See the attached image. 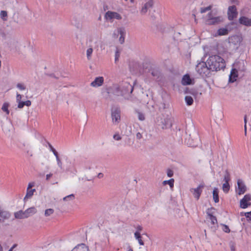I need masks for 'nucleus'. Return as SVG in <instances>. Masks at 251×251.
I'll list each match as a JSON object with an SVG mask.
<instances>
[{
	"instance_id": "nucleus-52",
	"label": "nucleus",
	"mask_w": 251,
	"mask_h": 251,
	"mask_svg": "<svg viewBox=\"0 0 251 251\" xmlns=\"http://www.w3.org/2000/svg\"><path fill=\"white\" fill-rule=\"evenodd\" d=\"M215 16H214V14L212 12H210L208 13L207 16V19H211V18H214Z\"/></svg>"
},
{
	"instance_id": "nucleus-22",
	"label": "nucleus",
	"mask_w": 251,
	"mask_h": 251,
	"mask_svg": "<svg viewBox=\"0 0 251 251\" xmlns=\"http://www.w3.org/2000/svg\"><path fill=\"white\" fill-rule=\"evenodd\" d=\"M228 30L227 28H221L217 30L215 36H218L226 35L228 34Z\"/></svg>"
},
{
	"instance_id": "nucleus-53",
	"label": "nucleus",
	"mask_w": 251,
	"mask_h": 251,
	"mask_svg": "<svg viewBox=\"0 0 251 251\" xmlns=\"http://www.w3.org/2000/svg\"><path fill=\"white\" fill-rule=\"evenodd\" d=\"M34 186V182H30L28 183L27 189H31V188L33 187Z\"/></svg>"
},
{
	"instance_id": "nucleus-55",
	"label": "nucleus",
	"mask_w": 251,
	"mask_h": 251,
	"mask_svg": "<svg viewBox=\"0 0 251 251\" xmlns=\"http://www.w3.org/2000/svg\"><path fill=\"white\" fill-rule=\"evenodd\" d=\"M52 152H53V153L54 154V155H55V157H56V159L58 158H59V156H58V153L56 151V150L54 149L53 150Z\"/></svg>"
},
{
	"instance_id": "nucleus-37",
	"label": "nucleus",
	"mask_w": 251,
	"mask_h": 251,
	"mask_svg": "<svg viewBox=\"0 0 251 251\" xmlns=\"http://www.w3.org/2000/svg\"><path fill=\"white\" fill-rule=\"evenodd\" d=\"M230 180V178L229 173L227 170H226L224 176V181L225 182H228Z\"/></svg>"
},
{
	"instance_id": "nucleus-41",
	"label": "nucleus",
	"mask_w": 251,
	"mask_h": 251,
	"mask_svg": "<svg viewBox=\"0 0 251 251\" xmlns=\"http://www.w3.org/2000/svg\"><path fill=\"white\" fill-rule=\"evenodd\" d=\"M17 87L20 90H25L26 87L23 83H19L17 84Z\"/></svg>"
},
{
	"instance_id": "nucleus-34",
	"label": "nucleus",
	"mask_w": 251,
	"mask_h": 251,
	"mask_svg": "<svg viewBox=\"0 0 251 251\" xmlns=\"http://www.w3.org/2000/svg\"><path fill=\"white\" fill-rule=\"evenodd\" d=\"M174 179L173 178H171L168 180H165L163 182V184L164 185L168 184L170 185L171 188H173L174 187Z\"/></svg>"
},
{
	"instance_id": "nucleus-64",
	"label": "nucleus",
	"mask_w": 251,
	"mask_h": 251,
	"mask_svg": "<svg viewBox=\"0 0 251 251\" xmlns=\"http://www.w3.org/2000/svg\"><path fill=\"white\" fill-rule=\"evenodd\" d=\"M0 251H2V248L0 244Z\"/></svg>"
},
{
	"instance_id": "nucleus-6",
	"label": "nucleus",
	"mask_w": 251,
	"mask_h": 251,
	"mask_svg": "<svg viewBox=\"0 0 251 251\" xmlns=\"http://www.w3.org/2000/svg\"><path fill=\"white\" fill-rule=\"evenodd\" d=\"M105 18L108 21H112L114 19L120 20L122 19V16L116 12L108 11L105 14Z\"/></svg>"
},
{
	"instance_id": "nucleus-48",
	"label": "nucleus",
	"mask_w": 251,
	"mask_h": 251,
	"mask_svg": "<svg viewBox=\"0 0 251 251\" xmlns=\"http://www.w3.org/2000/svg\"><path fill=\"white\" fill-rule=\"evenodd\" d=\"M211 9V6H208L206 7L201 8V13H205L206 11L210 10Z\"/></svg>"
},
{
	"instance_id": "nucleus-36",
	"label": "nucleus",
	"mask_w": 251,
	"mask_h": 251,
	"mask_svg": "<svg viewBox=\"0 0 251 251\" xmlns=\"http://www.w3.org/2000/svg\"><path fill=\"white\" fill-rule=\"evenodd\" d=\"M126 34V31L125 28H124V34L123 35L122 34H119L120 37L119 39V41L121 44H123L125 42Z\"/></svg>"
},
{
	"instance_id": "nucleus-3",
	"label": "nucleus",
	"mask_w": 251,
	"mask_h": 251,
	"mask_svg": "<svg viewBox=\"0 0 251 251\" xmlns=\"http://www.w3.org/2000/svg\"><path fill=\"white\" fill-rule=\"evenodd\" d=\"M196 70L202 77L209 76L211 72L207 63V61L206 62H201L199 63L196 66Z\"/></svg>"
},
{
	"instance_id": "nucleus-46",
	"label": "nucleus",
	"mask_w": 251,
	"mask_h": 251,
	"mask_svg": "<svg viewBox=\"0 0 251 251\" xmlns=\"http://www.w3.org/2000/svg\"><path fill=\"white\" fill-rule=\"evenodd\" d=\"M56 159L57 161V164L58 166L60 168V169H63L62 162L61 161L60 159L59 158H58Z\"/></svg>"
},
{
	"instance_id": "nucleus-2",
	"label": "nucleus",
	"mask_w": 251,
	"mask_h": 251,
	"mask_svg": "<svg viewBox=\"0 0 251 251\" xmlns=\"http://www.w3.org/2000/svg\"><path fill=\"white\" fill-rule=\"evenodd\" d=\"M207 63L211 71H218L226 67L225 61L219 55H212L207 60Z\"/></svg>"
},
{
	"instance_id": "nucleus-24",
	"label": "nucleus",
	"mask_w": 251,
	"mask_h": 251,
	"mask_svg": "<svg viewBox=\"0 0 251 251\" xmlns=\"http://www.w3.org/2000/svg\"><path fill=\"white\" fill-rule=\"evenodd\" d=\"M191 82V79L188 75H185L182 79L181 83L184 85H190Z\"/></svg>"
},
{
	"instance_id": "nucleus-21",
	"label": "nucleus",
	"mask_w": 251,
	"mask_h": 251,
	"mask_svg": "<svg viewBox=\"0 0 251 251\" xmlns=\"http://www.w3.org/2000/svg\"><path fill=\"white\" fill-rule=\"evenodd\" d=\"M88 248L84 244L77 245L72 251H88Z\"/></svg>"
},
{
	"instance_id": "nucleus-32",
	"label": "nucleus",
	"mask_w": 251,
	"mask_h": 251,
	"mask_svg": "<svg viewBox=\"0 0 251 251\" xmlns=\"http://www.w3.org/2000/svg\"><path fill=\"white\" fill-rule=\"evenodd\" d=\"M229 188L230 186L228 182H225L223 184L222 189L225 193H227L228 192Z\"/></svg>"
},
{
	"instance_id": "nucleus-39",
	"label": "nucleus",
	"mask_w": 251,
	"mask_h": 251,
	"mask_svg": "<svg viewBox=\"0 0 251 251\" xmlns=\"http://www.w3.org/2000/svg\"><path fill=\"white\" fill-rule=\"evenodd\" d=\"M54 213V210L52 208L47 209L45 211V216L48 217L52 215Z\"/></svg>"
},
{
	"instance_id": "nucleus-44",
	"label": "nucleus",
	"mask_w": 251,
	"mask_h": 251,
	"mask_svg": "<svg viewBox=\"0 0 251 251\" xmlns=\"http://www.w3.org/2000/svg\"><path fill=\"white\" fill-rule=\"evenodd\" d=\"M113 139L116 141H120L122 139L121 136L118 133H115L113 135Z\"/></svg>"
},
{
	"instance_id": "nucleus-27",
	"label": "nucleus",
	"mask_w": 251,
	"mask_h": 251,
	"mask_svg": "<svg viewBox=\"0 0 251 251\" xmlns=\"http://www.w3.org/2000/svg\"><path fill=\"white\" fill-rule=\"evenodd\" d=\"M213 198L215 202L217 203L219 201V190L215 187L213 191Z\"/></svg>"
},
{
	"instance_id": "nucleus-43",
	"label": "nucleus",
	"mask_w": 251,
	"mask_h": 251,
	"mask_svg": "<svg viewBox=\"0 0 251 251\" xmlns=\"http://www.w3.org/2000/svg\"><path fill=\"white\" fill-rule=\"evenodd\" d=\"M137 114L138 119L139 120L144 121L145 120V116L143 113H142L140 112H137Z\"/></svg>"
},
{
	"instance_id": "nucleus-11",
	"label": "nucleus",
	"mask_w": 251,
	"mask_h": 251,
	"mask_svg": "<svg viewBox=\"0 0 251 251\" xmlns=\"http://www.w3.org/2000/svg\"><path fill=\"white\" fill-rule=\"evenodd\" d=\"M227 14L229 20H233L237 17V12L235 5L230 6L228 7Z\"/></svg>"
},
{
	"instance_id": "nucleus-60",
	"label": "nucleus",
	"mask_w": 251,
	"mask_h": 251,
	"mask_svg": "<svg viewBox=\"0 0 251 251\" xmlns=\"http://www.w3.org/2000/svg\"><path fill=\"white\" fill-rule=\"evenodd\" d=\"M48 145H49V147L50 149V151H52L53 150H54V149L53 148V147L52 146V145L48 143Z\"/></svg>"
},
{
	"instance_id": "nucleus-42",
	"label": "nucleus",
	"mask_w": 251,
	"mask_h": 251,
	"mask_svg": "<svg viewBox=\"0 0 251 251\" xmlns=\"http://www.w3.org/2000/svg\"><path fill=\"white\" fill-rule=\"evenodd\" d=\"M7 16V12L5 11H1L0 17L3 20H6V18Z\"/></svg>"
},
{
	"instance_id": "nucleus-15",
	"label": "nucleus",
	"mask_w": 251,
	"mask_h": 251,
	"mask_svg": "<svg viewBox=\"0 0 251 251\" xmlns=\"http://www.w3.org/2000/svg\"><path fill=\"white\" fill-rule=\"evenodd\" d=\"M240 24L246 26H251V19L246 16H241L239 19Z\"/></svg>"
},
{
	"instance_id": "nucleus-18",
	"label": "nucleus",
	"mask_w": 251,
	"mask_h": 251,
	"mask_svg": "<svg viewBox=\"0 0 251 251\" xmlns=\"http://www.w3.org/2000/svg\"><path fill=\"white\" fill-rule=\"evenodd\" d=\"M230 42L235 45H239L242 41V38L238 35L231 36L230 38Z\"/></svg>"
},
{
	"instance_id": "nucleus-47",
	"label": "nucleus",
	"mask_w": 251,
	"mask_h": 251,
	"mask_svg": "<svg viewBox=\"0 0 251 251\" xmlns=\"http://www.w3.org/2000/svg\"><path fill=\"white\" fill-rule=\"evenodd\" d=\"M247 116L245 115L244 116V130H245V133L246 134L247 133Z\"/></svg>"
},
{
	"instance_id": "nucleus-23",
	"label": "nucleus",
	"mask_w": 251,
	"mask_h": 251,
	"mask_svg": "<svg viewBox=\"0 0 251 251\" xmlns=\"http://www.w3.org/2000/svg\"><path fill=\"white\" fill-rule=\"evenodd\" d=\"M119 34H124V27H120L115 29L113 33V37L114 38H118Z\"/></svg>"
},
{
	"instance_id": "nucleus-58",
	"label": "nucleus",
	"mask_w": 251,
	"mask_h": 251,
	"mask_svg": "<svg viewBox=\"0 0 251 251\" xmlns=\"http://www.w3.org/2000/svg\"><path fill=\"white\" fill-rule=\"evenodd\" d=\"M136 137L137 138H138V139H141L142 136V134L140 133V132H138L137 134H136Z\"/></svg>"
},
{
	"instance_id": "nucleus-1",
	"label": "nucleus",
	"mask_w": 251,
	"mask_h": 251,
	"mask_svg": "<svg viewBox=\"0 0 251 251\" xmlns=\"http://www.w3.org/2000/svg\"><path fill=\"white\" fill-rule=\"evenodd\" d=\"M113 94L117 96H122L126 99H129L130 94L132 92L133 87L129 82L123 81L114 84L112 87Z\"/></svg>"
},
{
	"instance_id": "nucleus-54",
	"label": "nucleus",
	"mask_w": 251,
	"mask_h": 251,
	"mask_svg": "<svg viewBox=\"0 0 251 251\" xmlns=\"http://www.w3.org/2000/svg\"><path fill=\"white\" fill-rule=\"evenodd\" d=\"M120 54L118 50L116 51L115 53V61L116 62L117 60H118Z\"/></svg>"
},
{
	"instance_id": "nucleus-33",
	"label": "nucleus",
	"mask_w": 251,
	"mask_h": 251,
	"mask_svg": "<svg viewBox=\"0 0 251 251\" xmlns=\"http://www.w3.org/2000/svg\"><path fill=\"white\" fill-rule=\"evenodd\" d=\"M9 104L7 102H5L3 104V105L1 107V109L5 112L7 114V115H8L9 113V111L8 110V107H9Z\"/></svg>"
},
{
	"instance_id": "nucleus-9",
	"label": "nucleus",
	"mask_w": 251,
	"mask_h": 251,
	"mask_svg": "<svg viewBox=\"0 0 251 251\" xmlns=\"http://www.w3.org/2000/svg\"><path fill=\"white\" fill-rule=\"evenodd\" d=\"M154 4L153 0H149L142 7L140 13L141 15H145L148 11L152 8Z\"/></svg>"
},
{
	"instance_id": "nucleus-62",
	"label": "nucleus",
	"mask_w": 251,
	"mask_h": 251,
	"mask_svg": "<svg viewBox=\"0 0 251 251\" xmlns=\"http://www.w3.org/2000/svg\"><path fill=\"white\" fill-rule=\"evenodd\" d=\"M17 244H14L13 246L11 248V249L13 250L14 248H15L17 247Z\"/></svg>"
},
{
	"instance_id": "nucleus-7",
	"label": "nucleus",
	"mask_w": 251,
	"mask_h": 251,
	"mask_svg": "<svg viewBox=\"0 0 251 251\" xmlns=\"http://www.w3.org/2000/svg\"><path fill=\"white\" fill-rule=\"evenodd\" d=\"M251 195L249 194L244 196L243 198L240 200V207L245 209L251 205Z\"/></svg>"
},
{
	"instance_id": "nucleus-20",
	"label": "nucleus",
	"mask_w": 251,
	"mask_h": 251,
	"mask_svg": "<svg viewBox=\"0 0 251 251\" xmlns=\"http://www.w3.org/2000/svg\"><path fill=\"white\" fill-rule=\"evenodd\" d=\"M15 217L16 219H25L28 218V215L25 214V211L20 210L14 213Z\"/></svg>"
},
{
	"instance_id": "nucleus-50",
	"label": "nucleus",
	"mask_w": 251,
	"mask_h": 251,
	"mask_svg": "<svg viewBox=\"0 0 251 251\" xmlns=\"http://www.w3.org/2000/svg\"><path fill=\"white\" fill-rule=\"evenodd\" d=\"M174 175L173 171L171 170H168L167 171V176L169 177H172Z\"/></svg>"
},
{
	"instance_id": "nucleus-30",
	"label": "nucleus",
	"mask_w": 251,
	"mask_h": 251,
	"mask_svg": "<svg viewBox=\"0 0 251 251\" xmlns=\"http://www.w3.org/2000/svg\"><path fill=\"white\" fill-rule=\"evenodd\" d=\"M31 104V102L29 100H27L25 101H23L22 103H20L19 105H18V108L21 109L25 105L26 106H29Z\"/></svg>"
},
{
	"instance_id": "nucleus-31",
	"label": "nucleus",
	"mask_w": 251,
	"mask_h": 251,
	"mask_svg": "<svg viewBox=\"0 0 251 251\" xmlns=\"http://www.w3.org/2000/svg\"><path fill=\"white\" fill-rule=\"evenodd\" d=\"M185 100L188 105H191L193 103L194 101L193 98L189 96H186L185 97Z\"/></svg>"
},
{
	"instance_id": "nucleus-28",
	"label": "nucleus",
	"mask_w": 251,
	"mask_h": 251,
	"mask_svg": "<svg viewBox=\"0 0 251 251\" xmlns=\"http://www.w3.org/2000/svg\"><path fill=\"white\" fill-rule=\"evenodd\" d=\"M35 192V189H27L26 190V194L24 198V201H25L26 200L30 199L32 196L33 195L34 192Z\"/></svg>"
},
{
	"instance_id": "nucleus-56",
	"label": "nucleus",
	"mask_w": 251,
	"mask_h": 251,
	"mask_svg": "<svg viewBox=\"0 0 251 251\" xmlns=\"http://www.w3.org/2000/svg\"><path fill=\"white\" fill-rule=\"evenodd\" d=\"M230 247L231 251H235V247L233 243H232L230 245Z\"/></svg>"
},
{
	"instance_id": "nucleus-12",
	"label": "nucleus",
	"mask_w": 251,
	"mask_h": 251,
	"mask_svg": "<svg viewBox=\"0 0 251 251\" xmlns=\"http://www.w3.org/2000/svg\"><path fill=\"white\" fill-rule=\"evenodd\" d=\"M104 83V78L102 76H98L95 78L94 81L90 83L91 86L95 88L100 87Z\"/></svg>"
},
{
	"instance_id": "nucleus-5",
	"label": "nucleus",
	"mask_w": 251,
	"mask_h": 251,
	"mask_svg": "<svg viewBox=\"0 0 251 251\" xmlns=\"http://www.w3.org/2000/svg\"><path fill=\"white\" fill-rule=\"evenodd\" d=\"M172 119L169 116L163 118L159 117L157 121L158 126H160L162 129L170 128L172 126Z\"/></svg>"
},
{
	"instance_id": "nucleus-29",
	"label": "nucleus",
	"mask_w": 251,
	"mask_h": 251,
	"mask_svg": "<svg viewBox=\"0 0 251 251\" xmlns=\"http://www.w3.org/2000/svg\"><path fill=\"white\" fill-rule=\"evenodd\" d=\"M134 234L135 239L138 241L139 244L141 246H143L144 245V243L142 240V237L141 235V233H138V232H135Z\"/></svg>"
},
{
	"instance_id": "nucleus-51",
	"label": "nucleus",
	"mask_w": 251,
	"mask_h": 251,
	"mask_svg": "<svg viewBox=\"0 0 251 251\" xmlns=\"http://www.w3.org/2000/svg\"><path fill=\"white\" fill-rule=\"evenodd\" d=\"M143 230V227L140 226H138L136 227V231L135 232L141 233V231Z\"/></svg>"
},
{
	"instance_id": "nucleus-63",
	"label": "nucleus",
	"mask_w": 251,
	"mask_h": 251,
	"mask_svg": "<svg viewBox=\"0 0 251 251\" xmlns=\"http://www.w3.org/2000/svg\"><path fill=\"white\" fill-rule=\"evenodd\" d=\"M127 251H133V250L129 247Z\"/></svg>"
},
{
	"instance_id": "nucleus-26",
	"label": "nucleus",
	"mask_w": 251,
	"mask_h": 251,
	"mask_svg": "<svg viewBox=\"0 0 251 251\" xmlns=\"http://www.w3.org/2000/svg\"><path fill=\"white\" fill-rule=\"evenodd\" d=\"M25 214L28 215V217L33 215L37 212V209L35 207H30L25 210Z\"/></svg>"
},
{
	"instance_id": "nucleus-59",
	"label": "nucleus",
	"mask_w": 251,
	"mask_h": 251,
	"mask_svg": "<svg viewBox=\"0 0 251 251\" xmlns=\"http://www.w3.org/2000/svg\"><path fill=\"white\" fill-rule=\"evenodd\" d=\"M13 45H15L16 50H18L19 49V45L18 43H15Z\"/></svg>"
},
{
	"instance_id": "nucleus-35",
	"label": "nucleus",
	"mask_w": 251,
	"mask_h": 251,
	"mask_svg": "<svg viewBox=\"0 0 251 251\" xmlns=\"http://www.w3.org/2000/svg\"><path fill=\"white\" fill-rule=\"evenodd\" d=\"M199 137L198 136L195 141L193 143H188L187 144L192 147H195L198 146L199 143Z\"/></svg>"
},
{
	"instance_id": "nucleus-57",
	"label": "nucleus",
	"mask_w": 251,
	"mask_h": 251,
	"mask_svg": "<svg viewBox=\"0 0 251 251\" xmlns=\"http://www.w3.org/2000/svg\"><path fill=\"white\" fill-rule=\"evenodd\" d=\"M52 174L50 173L46 175V180H48L52 176Z\"/></svg>"
},
{
	"instance_id": "nucleus-25",
	"label": "nucleus",
	"mask_w": 251,
	"mask_h": 251,
	"mask_svg": "<svg viewBox=\"0 0 251 251\" xmlns=\"http://www.w3.org/2000/svg\"><path fill=\"white\" fill-rule=\"evenodd\" d=\"M94 49L89 46H88V48L86 50V57L88 60L92 59V53Z\"/></svg>"
},
{
	"instance_id": "nucleus-14",
	"label": "nucleus",
	"mask_w": 251,
	"mask_h": 251,
	"mask_svg": "<svg viewBox=\"0 0 251 251\" xmlns=\"http://www.w3.org/2000/svg\"><path fill=\"white\" fill-rule=\"evenodd\" d=\"M223 20V17L221 16H216L211 19H208L206 20V23L207 25H216L220 23Z\"/></svg>"
},
{
	"instance_id": "nucleus-19",
	"label": "nucleus",
	"mask_w": 251,
	"mask_h": 251,
	"mask_svg": "<svg viewBox=\"0 0 251 251\" xmlns=\"http://www.w3.org/2000/svg\"><path fill=\"white\" fill-rule=\"evenodd\" d=\"M237 77V70L235 69H232L231 71L230 74L229 76V81L230 82H234L236 80Z\"/></svg>"
},
{
	"instance_id": "nucleus-10",
	"label": "nucleus",
	"mask_w": 251,
	"mask_h": 251,
	"mask_svg": "<svg viewBox=\"0 0 251 251\" xmlns=\"http://www.w3.org/2000/svg\"><path fill=\"white\" fill-rule=\"evenodd\" d=\"M238 190L237 193L239 195L244 194L247 191V187L244 182L241 179L237 180Z\"/></svg>"
},
{
	"instance_id": "nucleus-8",
	"label": "nucleus",
	"mask_w": 251,
	"mask_h": 251,
	"mask_svg": "<svg viewBox=\"0 0 251 251\" xmlns=\"http://www.w3.org/2000/svg\"><path fill=\"white\" fill-rule=\"evenodd\" d=\"M215 210L214 208H208L206 211L207 219L210 220L211 224L213 225V227L215 228L217 226V220L215 216L213 215V211Z\"/></svg>"
},
{
	"instance_id": "nucleus-13",
	"label": "nucleus",
	"mask_w": 251,
	"mask_h": 251,
	"mask_svg": "<svg viewBox=\"0 0 251 251\" xmlns=\"http://www.w3.org/2000/svg\"><path fill=\"white\" fill-rule=\"evenodd\" d=\"M203 187V186L202 185H199L197 188H191L190 189L191 192L197 200H198L200 197Z\"/></svg>"
},
{
	"instance_id": "nucleus-38",
	"label": "nucleus",
	"mask_w": 251,
	"mask_h": 251,
	"mask_svg": "<svg viewBox=\"0 0 251 251\" xmlns=\"http://www.w3.org/2000/svg\"><path fill=\"white\" fill-rule=\"evenodd\" d=\"M75 198L74 194H71L63 198V200L64 201H71L74 200Z\"/></svg>"
},
{
	"instance_id": "nucleus-49",
	"label": "nucleus",
	"mask_w": 251,
	"mask_h": 251,
	"mask_svg": "<svg viewBox=\"0 0 251 251\" xmlns=\"http://www.w3.org/2000/svg\"><path fill=\"white\" fill-rule=\"evenodd\" d=\"M245 216L249 221L251 222V211L245 213Z\"/></svg>"
},
{
	"instance_id": "nucleus-17",
	"label": "nucleus",
	"mask_w": 251,
	"mask_h": 251,
	"mask_svg": "<svg viewBox=\"0 0 251 251\" xmlns=\"http://www.w3.org/2000/svg\"><path fill=\"white\" fill-rule=\"evenodd\" d=\"M10 214L6 211L0 210V222L3 223L5 220L9 219Z\"/></svg>"
},
{
	"instance_id": "nucleus-45",
	"label": "nucleus",
	"mask_w": 251,
	"mask_h": 251,
	"mask_svg": "<svg viewBox=\"0 0 251 251\" xmlns=\"http://www.w3.org/2000/svg\"><path fill=\"white\" fill-rule=\"evenodd\" d=\"M223 230L226 233H229L230 232V229L228 226L226 225H223Z\"/></svg>"
},
{
	"instance_id": "nucleus-40",
	"label": "nucleus",
	"mask_w": 251,
	"mask_h": 251,
	"mask_svg": "<svg viewBox=\"0 0 251 251\" xmlns=\"http://www.w3.org/2000/svg\"><path fill=\"white\" fill-rule=\"evenodd\" d=\"M22 98V95L17 93L16 95V102L18 103V105H19L20 103L23 102L21 100Z\"/></svg>"
},
{
	"instance_id": "nucleus-61",
	"label": "nucleus",
	"mask_w": 251,
	"mask_h": 251,
	"mask_svg": "<svg viewBox=\"0 0 251 251\" xmlns=\"http://www.w3.org/2000/svg\"><path fill=\"white\" fill-rule=\"evenodd\" d=\"M103 176V175L102 173H99L98 175L99 178H101Z\"/></svg>"
},
{
	"instance_id": "nucleus-16",
	"label": "nucleus",
	"mask_w": 251,
	"mask_h": 251,
	"mask_svg": "<svg viewBox=\"0 0 251 251\" xmlns=\"http://www.w3.org/2000/svg\"><path fill=\"white\" fill-rule=\"evenodd\" d=\"M112 118L113 122L119 123L120 120V112L118 109L112 111Z\"/></svg>"
},
{
	"instance_id": "nucleus-4",
	"label": "nucleus",
	"mask_w": 251,
	"mask_h": 251,
	"mask_svg": "<svg viewBox=\"0 0 251 251\" xmlns=\"http://www.w3.org/2000/svg\"><path fill=\"white\" fill-rule=\"evenodd\" d=\"M101 37L97 35L91 36L86 42L88 46L93 48L94 49H97L101 45Z\"/></svg>"
}]
</instances>
